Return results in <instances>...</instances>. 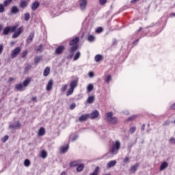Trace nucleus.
<instances>
[{
  "mask_svg": "<svg viewBox=\"0 0 175 175\" xmlns=\"http://www.w3.org/2000/svg\"><path fill=\"white\" fill-rule=\"evenodd\" d=\"M45 134H46V130H44V128L41 127L38 131V136H44Z\"/></svg>",
  "mask_w": 175,
  "mask_h": 175,
  "instance_id": "obj_24",
  "label": "nucleus"
},
{
  "mask_svg": "<svg viewBox=\"0 0 175 175\" xmlns=\"http://www.w3.org/2000/svg\"><path fill=\"white\" fill-rule=\"evenodd\" d=\"M83 169H84V165L83 164L78 165V167H77V172H83Z\"/></svg>",
  "mask_w": 175,
  "mask_h": 175,
  "instance_id": "obj_34",
  "label": "nucleus"
},
{
  "mask_svg": "<svg viewBox=\"0 0 175 175\" xmlns=\"http://www.w3.org/2000/svg\"><path fill=\"white\" fill-rule=\"evenodd\" d=\"M106 118H107V121L110 122V120H112L113 118H114V117H113V111L107 112L106 113ZM109 118H110V120Z\"/></svg>",
  "mask_w": 175,
  "mask_h": 175,
  "instance_id": "obj_19",
  "label": "nucleus"
},
{
  "mask_svg": "<svg viewBox=\"0 0 175 175\" xmlns=\"http://www.w3.org/2000/svg\"><path fill=\"white\" fill-rule=\"evenodd\" d=\"M31 83V79L29 78H27L24 81L23 83H22L24 87H28V85H29V83Z\"/></svg>",
  "mask_w": 175,
  "mask_h": 175,
  "instance_id": "obj_26",
  "label": "nucleus"
},
{
  "mask_svg": "<svg viewBox=\"0 0 175 175\" xmlns=\"http://www.w3.org/2000/svg\"><path fill=\"white\" fill-rule=\"evenodd\" d=\"M70 166H79V163H77V161H72L70 163Z\"/></svg>",
  "mask_w": 175,
  "mask_h": 175,
  "instance_id": "obj_49",
  "label": "nucleus"
},
{
  "mask_svg": "<svg viewBox=\"0 0 175 175\" xmlns=\"http://www.w3.org/2000/svg\"><path fill=\"white\" fill-rule=\"evenodd\" d=\"M94 100H95V97L94 96H89L87 100L88 103H94Z\"/></svg>",
  "mask_w": 175,
  "mask_h": 175,
  "instance_id": "obj_29",
  "label": "nucleus"
},
{
  "mask_svg": "<svg viewBox=\"0 0 175 175\" xmlns=\"http://www.w3.org/2000/svg\"><path fill=\"white\" fill-rule=\"evenodd\" d=\"M14 80V78H13V77L9 78V81H13Z\"/></svg>",
  "mask_w": 175,
  "mask_h": 175,
  "instance_id": "obj_63",
  "label": "nucleus"
},
{
  "mask_svg": "<svg viewBox=\"0 0 175 175\" xmlns=\"http://www.w3.org/2000/svg\"><path fill=\"white\" fill-rule=\"evenodd\" d=\"M68 150H69V146H64V147H62L61 148V152H62L63 154H65V152H66L68 151Z\"/></svg>",
  "mask_w": 175,
  "mask_h": 175,
  "instance_id": "obj_33",
  "label": "nucleus"
},
{
  "mask_svg": "<svg viewBox=\"0 0 175 175\" xmlns=\"http://www.w3.org/2000/svg\"><path fill=\"white\" fill-rule=\"evenodd\" d=\"M27 55H28V51H24L21 53V57H22V58H25V57H27Z\"/></svg>",
  "mask_w": 175,
  "mask_h": 175,
  "instance_id": "obj_46",
  "label": "nucleus"
},
{
  "mask_svg": "<svg viewBox=\"0 0 175 175\" xmlns=\"http://www.w3.org/2000/svg\"><path fill=\"white\" fill-rule=\"evenodd\" d=\"M31 165V161L29 159H25L24 161V165L28 167Z\"/></svg>",
  "mask_w": 175,
  "mask_h": 175,
  "instance_id": "obj_39",
  "label": "nucleus"
},
{
  "mask_svg": "<svg viewBox=\"0 0 175 175\" xmlns=\"http://www.w3.org/2000/svg\"><path fill=\"white\" fill-rule=\"evenodd\" d=\"M75 91V89H72V88H70L69 90L66 92L67 96H70L72 94H73V92Z\"/></svg>",
  "mask_w": 175,
  "mask_h": 175,
  "instance_id": "obj_32",
  "label": "nucleus"
},
{
  "mask_svg": "<svg viewBox=\"0 0 175 175\" xmlns=\"http://www.w3.org/2000/svg\"><path fill=\"white\" fill-rule=\"evenodd\" d=\"M170 142L172 143V144H175V139H174V137H172L170 139Z\"/></svg>",
  "mask_w": 175,
  "mask_h": 175,
  "instance_id": "obj_56",
  "label": "nucleus"
},
{
  "mask_svg": "<svg viewBox=\"0 0 175 175\" xmlns=\"http://www.w3.org/2000/svg\"><path fill=\"white\" fill-rule=\"evenodd\" d=\"M53 85H54V81H53V79H51L48 81V83L46 84V91H51V90H53Z\"/></svg>",
  "mask_w": 175,
  "mask_h": 175,
  "instance_id": "obj_10",
  "label": "nucleus"
},
{
  "mask_svg": "<svg viewBox=\"0 0 175 175\" xmlns=\"http://www.w3.org/2000/svg\"><path fill=\"white\" fill-rule=\"evenodd\" d=\"M75 107H76V103H72V104H71V105L70 106V110H75Z\"/></svg>",
  "mask_w": 175,
  "mask_h": 175,
  "instance_id": "obj_52",
  "label": "nucleus"
},
{
  "mask_svg": "<svg viewBox=\"0 0 175 175\" xmlns=\"http://www.w3.org/2000/svg\"><path fill=\"white\" fill-rule=\"evenodd\" d=\"M40 157L43 159L47 158V152H46V150H42L41 152Z\"/></svg>",
  "mask_w": 175,
  "mask_h": 175,
  "instance_id": "obj_31",
  "label": "nucleus"
},
{
  "mask_svg": "<svg viewBox=\"0 0 175 175\" xmlns=\"http://www.w3.org/2000/svg\"><path fill=\"white\" fill-rule=\"evenodd\" d=\"M17 27L18 26H7L5 27H4L3 30V33L2 35H4L5 36H7V35H9V33H13L14 32V31H16L17 29Z\"/></svg>",
  "mask_w": 175,
  "mask_h": 175,
  "instance_id": "obj_2",
  "label": "nucleus"
},
{
  "mask_svg": "<svg viewBox=\"0 0 175 175\" xmlns=\"http://www.w3.org/2000/svg\"><path fill=\"white\" fill-rule=\"evenodd\" d=\"M10 129H17V128H21V124L20 122H15L14 124L9 126Z\"/></svg>",
  "mask_w": 175,
  "mask_h": 175,
  "instance_id": "obj_7",
  "label": "nucleus"
},
{
  "mask_svg": "<svg viewBox=\"0 0 175 175\" xmlns=\"http://www.w3.org/2000/svg\"><path fill=\"white\" fill-rule=\"evenodd\" d=\"M73 58V55L70 54L68 56H67V59H72Z\"/></svg>",
  "mask_w": 175,
  "mask_h": 175,
  "instance_id": "obj_59",
  "label": "nucleus"
},
{
  "mask_svg": "<svg viewBox=\"0 0 175 175\" xmlns=\"http://www.w3.org/2000/svg\"><path fill=\"white\" fill-rule=\"evenodd\" d=\"M2 29H3V25H0V32H1V31H2Z\"/></svg>",
  "mask_w": 175,
  "mask_h": 175,
  "instance_id": "obj_64",
  "label": "nucleus"
},
{
  "mask_svg": "<svg viewBox=\"0 0 175 175\" xmlns=\"http://www.w3.org/2000/svg\"><path fill=\"white\" fill-rule=\"evenodd\" d=\"M135 131H136V126H133L130 128V133H135Z\"/></svg>",
  "mask_w": 175,
  "mask_h": 175,
  "instance_id": "obj_51",
  "label": "nucleus"
},
{
  "mask_svg": "<svg viewBox=\"0 0 175 175\" xmlns=\"http://www.w3.org/2000/svg\"><path fill=\"white\" fill-rule=\"evenodd\" d=\"M41 60H42V57H40V56H37V57L35 58V64H39Z\"/></svg>",
  "mask_w": 175,
  "mask_h": 175,
  "instance_id": "obj_43",
  "label": "nucleus"
},
{
  "mask_svg": "<svg viewBox=\"0 0 175 175\" xmlns=\"http://www.w3.org/2000/svg\"><path fill=\"white\" fill-rule=\"evenodd\" d=\"M129 157H126L124 159V160H123V162L124 163H126L127 162H129Z\"/></svg>",
  "mask_w": 175,
  "mask_h": 175,
  "instance_id": "obj_54",
  "label": "nucleus"
},
{
  "mask_svg": "<svg viewBox=\"0 0 175 175\" xmlns=\"http://www.w3.org/2000/svg\"><path fill=\"white\" fill-rule=\"evenodd\" d=\"M34 36H35V31L31 32L28 38L26 40L27 43H28L29 44V43H31L32 40H33Z\"/></svg>",
  "mask_w": 175,
  "mask_h": 175,
  "instance_id": "obj_13",
  "label": "nucleus"
},
{
  "mask_svg": "<svg viewBox=\"0 0 175 175\" xmlns=\"http://www.w3.org/2000/svg\"><path fill=\"white\" fill-rule=\"evenodd\" d=\"M146 129V124H143L142 126L141 127V131H144Z\"/></svg>",
  "mask_w": 175,
  "mask_h": 175,
  "instance_id": "obj_62",
  "label": "nucleus"
},
{
  "mask_svg": "<svg viewBox=\"0 0 175 175\" xmlns=\"http://www.w3.org/2000/svg\"><path fill=\"white\" fill-rule=\"evenodd\" d=\"M80 41V38L79 37H75L71 41H70V46H75V44H77V42Z\"/></svg>",
  "mask_w": 175,
  "mask_h": 175,
  "instance_id": "obj_15",
  "label": "nucleus"
},
{
  "mask_svg": "<svg viewBox=\"0 0 175 175\" xmlns=\"http://www.w3.org/2000/svg\"><path fill=\"white\" fill-rule=\"evenodd\" d=\"M31 100L33 102H38V100H36V96L32 97Z\"/></svg>",
  "mask_w": 175,
  "mask_h": 175,
  "instance_id": "obj_60",
  "label": "nucleus"
},
{
  "mask_svg": "<svg viewBox=\"0 0 175 175\" xmlns=\"http://www.w3.org/2000/svg\"><path fill=\"white\" fill-rule=\"evenodd\" d=\"M169 165L167 164V162L164 161L163 163H161L160 166V172H162V170H165V167H167Z\"/></svg>",
  "mask_w": 175,
  "mask_h": 175,
  "instance_id": "obj_23",
  "label": "nucleus"
},
{
  "mask_svg": "<svg viewBox=\"0 0 175 175\" xmlns=\"http://www.w3.org/2000/svg\"><path fill=\"white\" fill-rule=\"evenodd\" d=\"M100 5H105L107 3V0H99Z\"/></svg>",
  "mask_w": 175,
  "mask_h": 175,
  "instance_id": "obj_53",
  "label": "nucleus"
},
{
  "mask_svg": "<svg viewBox=\"0 0 175 175\" xmlns=\"http://www.w3.org/2000/svg\"><path fill=\"white\" fill-rule=\"evenodd\" d=\"M121 148V143L120 141H116L115 143L109 148V152L112 155H116L118 150Z\"/></svg>",
  "mask_w": 175,
  "mask_h": 175,
  "instance_id": "obj_1",
  "label": "nucleus"
},
{
  "mask_svg": "<svg viewBox=\"0 0 175 175\" xmlns=\"http://www.w3.org/2000/svg\"><path fill=\"white\" fill-rule=\"evenodd\" d=\"M109 124H112L113 125H116L118 122V119L116 117L113 118L112 120L109 118Z\"/></svg>",
  "mask_w": 175,
  "mask_h": 175,
  "instance_id": "obj_22",
  "label": "nucleus"
},
{
  "mask_svg": "<svg viewBox=\"0 0 175 175\" xmlns=\"http://www.w3.org/2000/svg\"><path fill=\"white\" fill-rule=\"evenodd\" d=\"M18 12H20V10H18V8H17V6L14 5L12 7L11 13H12V14H17Z\"/></svg>",
  "mask_w": 175,
  "mask_h": 175,
  "instance_id": "obj_18",
  "label": "nucleus"
},
{
  "mask_svg": "<svg viewBox=\"0 0 175 175\" xmlns=\"http://www.w3.org/2000/svg\"><path fill=\"white\" fill-rule=\"evenodd\" d=\"M65 51V46L64 45L59 46L55 51V54L59 55Z\"/></svg>",
  "mask_w": 175,
  "mask_h": 175,
  "instance_id": "obj_5",
  "label": "nucleus"
},
{
  "mask_svg": "<svg viewBox=\"0 0 175 175\" xmlns=\"http://www.w3.org/2000/svg\"><path fill=\"white\" fill-rule=\"evenodd\" d=\"M3 51V45L0 44V55L1 54H2Z\"/></svg>",
  "mask_w": 175,
  "mask_h": 175,
  "instance_id": "obj_55",
  "label": "nucleus"
},
{
  "mask_svg": "<svg viewBox=\"0 0 175 175\" xmlns=\"http://www.w3.org/2000/svg\"><path fill=\"white\" fill-rule=\"evenodd\" d=\"M21 51V48L20 46L16 47L14 50L12 51L11 53V58H16Z\"/></svg>",
  "mask_w": 175,
  "mask_h": 175,
  "instance_id": "obj_4",
  "label": "nucleus"
},
{
  "mask_svg": "<svg viewBox=\"0 0 175 175\" xmlns=\"http://www.w3.org/2000/svg\"><path fill=\"white\" fill-rule=\"evenodd\" d=\"M9 140V135H5L3 138H1L2 143H6Z\"/></svg>",
  "mask_w": 175,
  "mask_h": 175,
  "instance_id": "obj_40",
  "label": "nucleus"
},
{
  "mask_svg": "<svg viewBox=\"0 0 175 175\" xmlns=\"http://www.w3.org/2000/svg\"><path fill=\"white\" fill-rule=\"evenodd\" d=\"M43 48V46L40 45L38 49H37V51H42V49Z\"/></svg>",
  "mask_w": 175,
  "mask_h": 175,
  "instance_id": "obj_58",
  "label": "nucleus"
},
{
  "mask_svg": "<svg viewBox=\"0 0 175 175\" xmlns=\"http://www.w3.org/2000/svg\"><path fill=\"white\" fill-rule=\"evenodd\" d=\"M77 49H79V46L77 45L72 46L70 49V54L75 55V51H76Z\"/></svg>",
  "mask_w": 175,
  "mask_h": 175,
  "instance_id": "obj_21",
  "label": "nucleus"
},
{
  "mask_svg": "<svg viewBox=\"0 0 175 175\" xmlns=\"http://www.w3.org/2000/svg\"><path fill=\"white\" fill-rule=\"evenodd\" d=\"M90 118V113L83 114L79 118V121L83 122V121H87Z\"/></svg>",
  "mask_w": 175,
  "mask_h": 175,
  "instance_id": "obj_11",
  "label": "nucleus"
},
{
  "mask_svg": "<svg viewBox=\"0 0 175 175\" xmlns=\"http://www.w3.org/2000/svg\"><path fill=\"white\" fill-rule=\"evenodd\" d=\"M66 88H68V84L63 85L62 87L61 88L62 92H65L66 90Z\"/></svg>",
  "mask_w": 175,
  "mask_h": 175,
  "instance_id": "obj_44",
  "label": "nucleus"
},
{
  "mask_svg": "<svg viewBox=\"0 0 175 175\" xmlns=\"http://www.w3.org/2000/svg\"><path fill=\"white\" fill-rule=\"evenodd\" d=\"M32 68L31 65H28L25 68V72H29V70H31V68Z\"/></svg>",
  "mask_w": 175,
  "mask_h": 175,
  "instance_id": "obj_45",
  "label": "nucleus"
},
{
  "mask_svg": "<svg viewBox=\"0 0 175 175\" xmlns=\"http://www.w3.org/2000/svg\"><path fill=\"white\" fill-rule=\"evenodd\" d=\"M103 28H102L101 27L96 29V33H100V32H103Z\"/></svg>",
  "mask_w": 175,
  "mask_h": 175,
  "instance_id": "obj_50",
  "label": "nucleus"
},
{
  "mask_svg": "<svg viewBox=\"0 0 175 175\" xmlns=\"http://www.w3.org/2000/svg\"><path fill=\"white\" fill-rule=\"evenodd\" d=\"M21 32H23V27H19L18 29H17L16 31H15L12 35V38L16 39V38H18Z\"/></svg>",
  "mask_w": 175,
  "mask_h": 175,
  "instance_id": "obj_9",
  "label": "nucleus"
},
{
  "mask_svg": "<svg viewBox=\"0 0 175 175\" xmlns=\"http://www.w3.org/2000/svg\"><path fill=\"white\" fill-rule=\"evenodd\" d=\"M79 85V78H75L72 80H71L70 83V88H72V90H75Z\"/></svg>",
  "mask_w": 175,
  "mask_h": 175,
  "instance_id": "obj_3",
  "label": "nucleus"
},
{
  "mask_svg": "<svg viewBox=\"0 0 175 175\" xmlns=\"http://www.w3.org/2000/svg\"><path fill=\"white\" fill-rule=\"evenodd\" d=\"M27 6H28V1L25 0L21 1V3H19V7L21 8V9H25Z\"/></svg>",
  "mask_w": 175,
  "mask_h": 175,
  "instance_id": "obj_17",
  "label": "nucleus"
},
{
  "mask_svg": "<svg viewBox=\"0 0 175 175\" xmlns=\"http://www.w3.org/2000/svg\"><path fill=\"white\" fill-rule=\"evenodd\" d=\"M5 12V7L3 4H0V13H4Z\"/></svg>",
  "mask_w": 175,
  "mask_h": 175,
  "instance_id": "obj_47",
  "label": "nucleus"
},
{
  "mask_svg": "<svg viewBox=\"0 0 175 175\" xmlns=\"http://www.w3.org/2000/svg\"><path fill=\"white\" fill-rule=\"evenodd\" d=\"M88 92H91L94 90V85L92 84H89L87 87Z\"/></svg>",
  "mask_w": 175,
  "mask_h": 175,
  "instance_id": "obj_36",
  "label": "nucleus"
},
{
  "mask_svg": "<svg viewBox=\"0 0 175 175\" xmlns=\"http://www.w3.org/2000/svg\"><path fill=\"white\" fill-rule=\"evenodd\" d=\"M105 83H107V84H109V83H110V81H111V75H107L105 78Z\"/></svg>",
  "mask_w": 175,
  "mask_h": 175,
  "instance_id": "obj_38",
  "label": "nucleus"
},
{
  "mask_svg": "<svg viewBox=\"0 0 175 175\" xmlns=\"http://www.w3.org/2000/svg\"><path fill=\"white\" fill-rule=\"evenodd\" d=\"M77 137H78L77 135H75V136L73 137V138L72 139V142H75V140H76V139H77Z\"/></svg>",
  "mask_w": 175,
  "mask_h": 175,
  "instance_id": "obj_61",
  "label": "nucleus"
},
{
  "mask_svg": "<svg viewBox=\"0 0 175 175\" xmlns=\"http://www.w3.org/2000/svg\"><path fill=\"white\" fill-rule=\"evenodd\" d=\"M80 55H81V54L80 51H78L74 56V61H77V59L80 58Z\"/></svg>",
  "mask_w": 175,
  "mask_h": 175,
  "instance_id": "obj_35",
  "label": "nucleus"
},
{
  "mask_svg": "<svg viewBox=\"0 0 175 175\" xmlns=\"http://www.w3.org/2000/svg\"><path fill=\"white\" fill-rule=\"evenodd\" d=\"M137 167H139V163H137L135 165H132L130 170L135 173L137 170Z\"/></svg>",
  "mask_w": 175,
  "mask_h": 175,
  "instance_id": "obj_27",
  "label": "nucleus"
},
{
  "mask_svg": "<svg viewBox=\"0 0 175 175\" xmlns=\"http://www.w3.org/2000/svg\"><path fill=\"white\" fill-rule=\"evenodd\" d=\"M106 118H107V121L110 122V120H112L113 118H114V117H113V111L107 112L106 113ZM109 118H110V120Z\"/></svg>",
  "mask_w": 175,
  "mask_h": 175,
  "instance_id": "obj_20",
  "label": "nucleus"
},
{
  "mask_svg": "<svg viewBox=\"0 0 175 175\" xmlns=\"http://www.w3.org/2000/svg\"><path fill=\"white\" fill-rule=\"evenodd\" d=\"M88 40L89 42H94V40H95V37H94L93 35H89L88 38Z\"/></svg>",
  "mask_w": 175,
  "mask_h": 175,
  "instance_id": "obj_42",
  "label": "nucleus"
},
{
  "mask_svg": "<svg viewBox=\"0 0 175 175\" xmlns=\"http://www.w3.org/2000/svg\"><path fill=\"white\" fill-rule=\"evenodd\" d=\"M12 1H13V0H5V1H4L3 5L5 7L9 6V5H10V3H12Z\"/></svg>",
  "mask_w": 175,
  "mask_h": 175,
  "instance_id": "obj_37",
  "label": "nucleus"
},
{
  "mask_svg": "<svg viewBox=\"0 0 175 175\" xmlns=\"http://www.w3.org/2000/svg\"><path fill=\"white\" fill-rule=\"evenodd\" d=\"M48 75H50V67L45 68L43 72V76L45 77H47Z\"/></svg>",
  "mask_w": 175,
  "mask_h": 175,
  "instance_id": "obj_25",
  "label": "nucleus"
},
{
  "mask_svg": "<svg viewBox=\"0 0 175 175\" xmlns=\"http://www.w3.org/2000/svg\"><path fill=\"white\" fill-rule=\"evenodd\" d=\"M99 172V167H96L93 173L90 174V175H98V173Z\"/></svg>",
  "mask_w": 175,
  "mask_h": 175,
  "instance_id": "obj_41",
  "label": "nucleus"
},
{
  "mask_svg": "<svg viewBox=\"0 0 175 175\" xmlns=\"http://www.w3.org/2000/svg\"><path fill=\"white\" fill-rule=\"evenodd\" d=\"M99 117V111L98 110H95L93 111L91 115H90L89 118L91 120H95V118H98Z\"/></svg>",
  "mask_w": 175,
  "mask_h": 175,
  "instance_id": "obj_8",
  "label": "nucleus"
},
{
  "mask_svg": "<svg viewBox=\"0 0 175 175\" xmlns=\"http://www.w3.org/2000/svg\"><path fill=\"white\" fill-rule=\"evenodd\" d=\"M136 118V115H133L127 118V121H133V120H135Z\"/></svg>",
  "mask_w": 175,
  "mask_h": 175,
  "instance_id": "obj_48",
  "label": "nucleus"
},
{
  "mask_svg": "<svg viewBox=\"0 0 175 175\" xmlns=\"http://www.w3.org/2000/svg\"><path fill=\"white\" fill-rule=\"evenodd\" d=\"M116 164H117V161L116 160L111 161L107 164V169H110V167H113V166H116Z\"/></svg>",
  "mask_w": 175,
  "mask_h": 175,
  "instance_id": "obj_16",
  "label": "nucleus"
},
{
  "mask_svg": "<svg viewBox=\"0 0 175 175\" xmlns=\"http://www.w3.org/2000/svg\"><path fill=\"white\" fill-rule=\"evenodd\" d=\"M102 59H103V56H102V55H96L94 57L96 62H99V61H102Z\"/></svg>",
  "mask_w": 175,
  "mask_h": 175,
  "instance_id": "obj_28",
  "label": "nucleus"
},
{
  "mask_svg": "<svg viewBox=\"0 0 175 175\" xmlns=\"http://www.w3.org/2000/svg\"><path fill=\"white\" fill-rule=\"evenodd\" d=\"M89 77H94V72H90L88 74Z\"/></svg>",
  "mask_w": 175,
  "mask_h": 175,
  "instance_id": "obj_57",
  "label": "nucleus"
},
{
  "mask_svg": "<svg viewBox=\"0 0 175 175\" xmlns=\"http://www.w3.org/2000/svg\"><path fill=\"white\" fill-rule=\"evenodd\" d=\"M40 6V2L36 1L31 4V10H37L38 8Z\"/></svg>",
  "mask_w": 175,
  "mask_h": 175,
  "instance_id": "obj_12",
  "label": "nucleus"
},
{
  "mask_svg": "<svg viewBox=\"0 0 175 175\" xmlns=\"http://www.w3.org/2000/svg\"><path fill=\"white\" fill-rule=\"evenodd\" d=\"M25 16V21H29V18H31V14H29V12H27L26 14H24Z\"/></svg>",
  "mask_w": 175,
  "mask_h": 175,
  "instance_id": "obj_30",
  "label": "nucleus"
},
{
  "mask_svg": "<svg viewBox=\"0 0 175 175\" xmlns=\"http://www.w3.org/2000/svg\"><path fill=\"white\" fill-rule=\"evenodd\" d=\"M79 6L81 10H85V8H87V0H79Z\"/></svg>",
  "mask_w": 175,
  "mask_h": 175,
  "instance_id": "obj_6",
  "label": "nucleus"
},
{
  "mask_svg": "<svg viewBox=\"0 0 175 175\" xmlns=\"http://www.w3.org/2000/svg\"><path fill=\"white\" fill-rule=\"evenodd\" d=\"M16 91H24V85L23 83H18L15 85Z\"/></svg>",
  "mask_w": 175,
  "mask_h": 175,
  "instance_id": "obj_14",
  "label": "nucleus"
}]
</instances>
